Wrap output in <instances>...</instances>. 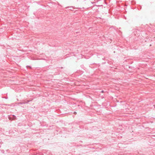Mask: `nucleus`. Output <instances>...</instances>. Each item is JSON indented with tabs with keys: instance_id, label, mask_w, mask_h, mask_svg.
Instances as JSON below:
<instances>
[{
	"instance_id": "nucleus-1",
	"label": "nucleus",
	"mask_w": 155,
	"mask_h": 155,
	"mask_svg": "<svg viewBox=\"0 0 155 155\" xmlns=\"http://www.w3.org/2000/svg\"><path fill=\"white\" fill-rule=\"evenodd\" d=\"M31 101V100H27V101L24 100L20 102H19L18 103V104H27V103H28V102Z\"/></svg>"
},
{
	"instance_id": "nucleus-2",
	"label": "nucleus",
	"mask_w": 155,
	"mask_h": 155,
	"mask_svg": "<svg viewBox=\"0 0 155 155\" xmlns=\"http://www.w3.org/2000/svg\"><path fill=\"white\" fill-rule=\"evenodd\" d=\"M74 114H77V112H74Z\"/></svg>"
},
{
	"instance_id": "nucleus-3",
	"label": "nucleus",
	"mask_w": 155,
	"mask_h": 155,
	"mask_svg": "<svg viewBox=\"0 0 155 155\" xmlns=\"http://www.w3.org/2000/svg\"><path fill=\"white\" fill-rule=\"evenodd\" d=\"M104 91H101V92H102V93H103L104 92Z\"/></svg>"
}]
</instances>
